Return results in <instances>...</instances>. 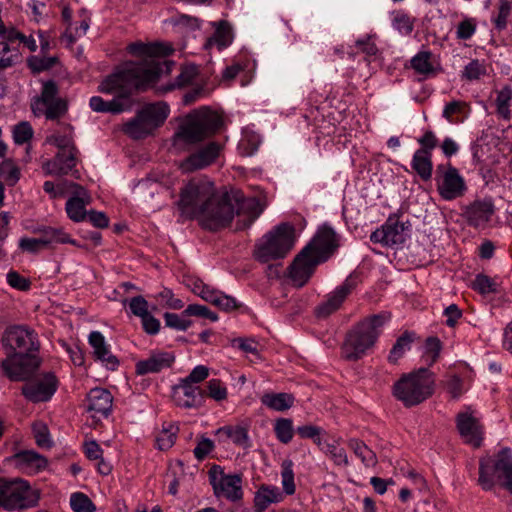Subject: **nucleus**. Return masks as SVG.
<instances>
[{
    "label": "nucleus",
    "mask_w": 512,
    "mask_h": 512,
    "mask_svg": "<svg viewBox=\"0 0 512 512\" xmlns=\"http://www.w3.org/2000/svg\"><path fill=\"white\" fill-rule=\"evenodd\" d=\"M472 288L481 294L495 293L497 283L487 275L478 274L472 282Z\"/></svg>",
    "instance_id": "6e6d98bb"
},
{
    "label": "nucleus",
    "mask_w": 512,
    "mask_h": 512,
    "mask_svg": "<svg viewBox=\"0 0 512 512\" xmlns=\"http://www.w3.org/2000/svg\"><path fill=\"white\" fill-rule=\"evenodd\" d=\"M348 447L361 459L362 463L366 467H373L376 465V454L363 441L355 438L350 439L348 441Z\"/></svg>",
    "instance_id": "4c0bfd02"
},
{
    "label": "nucleus",
    "mask_w": 512,
    "mask_h": 512,
    "mask_svg": "<svg viewBox=\"0 0 512 512\" xmlns=\"http://www.w3.org/2000/svg\"><path fill=\"white\" fill-rule=\"evenodd\" d=\"M39 494L32 490L27 481L0 480V508L5 510H21L37 505Z\"/></svg>",
    "instance_id": "9b49d317"
},
{
    "label": "nucleus",
    "mask_w": 512,
    "mask_h": 512,
    "mask_svg": "<svg viewBox=\"0 0 512 512\" xmlns=\"http://www.w3.org/2000/svg\"><path fill=\"white\" fill-rule=\"evenodd\" d=\"M165 325L179 331L187 330L192 322L181 318L178 314L166 312L164 314Z\"/></svg>",
    "instance_id": "69168bd1"
},
{
    "label": "nucleus",
    "mask_w": 512,
    "mask_h": 512,
    "mask_svg": "<svg viewBox=\"0 0 512 512\" xmlns=\"http://www.w3.org/2000/svg\"><path fill=\"white\" fill-rule=\"evenodd\" d=\"M128 50L130 53L142 56L143 58L138 62H127L120 69H124L129 64L143 67L146 71L139 73L138 77L139 80L145 81L143 91L155 83L163 72L169 73L171 70L172 62L164 59L165 56L173 51L168 46L159 43L152 45L132 43L128 46Z\"/></svg>",
    "instance_id": "423d86ee"
},
{
    "label": "nucleus",
    "mask_w": 512,
    "mask_h": 512,
    "mask_svg": "<svg viewBox=\"0 0 512 512\" xmlns=\"http://www.w3.org/2000/svg\"><path fill=\"white\" fill-rule=\"evenodd\" d=\"M260 143L261 138L259 134L245 131L238 144L239 154L245 157L253 155L258 150Z\"/></svg>",
    "instance_id": "79ce46f5"
},
{
    "label": "nucleus",
    "mask_w": 512,
    "mask_h": 512,
    "mask_svg": "<svg viewBox=\"0 0 512 512\" xmlns=\"http://www.w3.org/2000/svg\"><path fill=\"white\" fill-rule=\"evenodd\" d=\"M78 153L76 147L58 151L53 159L43 164V170L48 175H67L76 166Z\"/></svg>",
    "instance_id": "b1692460"
},
{
    "label": "nucleus",
    "mask_w": 512,
    "mask_h": 512,
    "mask_svg": "<svg viewBox=\"0 0 512 512\" xmlns=\"http://www.w3.org/2000/svg\"><path fill=\"white\" fill-rule=\"evenodd\" d=\"M175 361V355L166 351H153L147 359L140 360L135 365L138 375L159 373L170 368Z\"/></svg>",
    "instance_id": "393cba45"
},
{
    "label": "nucleus",
    "mask_w": 512,
    "mask_h": 512,
    "mask_svg": "<svg viewBox=\"0 0 512 512\" xmlns=\"http://www.w3.org/2000/svg\"><path fill=\"white\" fill-rule=\"evenodd\" d=\"M410 227L408 221L402 222L398 217L390 216L380 228L372 232L370 240L385 246L401 245L408 237Z\"/></svg>",
    "instance_id": "dca6fc26"
},
{
    "label": "nucleus",
    "mask_w": 512,
    "mask_h": 512,
    "mask_svg": "<svg viewBox=\"0 0 512 512\" xmlns=\"http://www.w3.org/2000/svg\"><path fill=\"white\" fill-rule=\"evenodd\" d=\"M33 128L27 121H22L13 128V139L16 144L22 145L33 137Z\"/></svg>",
    "instance_id": "4d7b16f0"
},
{
    "label": "nucleus",
    "mask_w": 512,
    "mask_h": 512,
    "mask_svg": "<svg viewBox=\"0 0 512 512\" xmlns=\"http://www.w3.org/2000/svg\"><path fill=\"white\" fill-rule=\"evenodd\" d=\"M295 228L284 222L275 226L255 244L253 255L261 263L285 258L294 247Z\"/></svg>",
    "instance_id": "6e6552de"
},
{
    "label": "nucleus",
    "mask_w": 512,
    "mask_h": 512,
    "mask_svg": "<svg viewBox=\"0 0 512 512\" xmlns=\"http://www.w3.org/2000/svg\"><path fill=\"white\" fill-rule=\"evenodd\" d=\"M358 285L357 278L349 275L345 281L326 296V299L315 308L318 318H326L340 309L346 298Z\"/></svg>",
    "instance_id": "f3484780"
},
{
    "label": "nucleus",
    "mask_w": 512,
    "mask_h": 512,
    "mask_svg": "<svg viewBox=\"0 0 512 512\" xmlns=\"http://www.w3.org/2000/svg\"><path fill=\"white\" fill-rule=\"evenodd\" d=\"M211 304L225 312L233 311L240 306L234 297L226 295L220 290L217 291V296L213 298Z\"/></svg>",
    "instance_id": "bf43d9fd"
},
{
    "label": "nucleus",
    "mask_w": 512,
    "mask_h": 512,
    "mask_svg": "<svg viewBox=\"0 0 512 512\" xmlns=\"http://www.w3.org/2000/svg\"><path fill=\"white\" fill-rule=\"evenodd\" d=\"M38 231L41 233L39 237L40 240L45 241V248L52 244H76V241L71 239L70 236L67 233H65L61 228L44 226L38 229Z\"/></svg>",
    "instance_id": "c9c22d12"
},
{
    "label": "nucleus",
    "mask_w": 512,
    "mask_h": 512,
    "mask_svg": "<svg viewBox=\"0 0 512 512\" xmlns=\"http://www.w3.org/2000/svg\"><path fill=\"white\" fill-rule=\"evenodd\" d=\"M20 169L11 159H6L0 163V177H2L9 186H14L20 179Z\"/></svg>",
    "instance_id": "de8ad7c7"
},
{
    "label": "nucleus",
    "mask_w": 512,
    "mask_h": 512,
    "mask_svg": "<svg viewBox=\"0 0 512 512\" xmlns=\"http://www.w3.org/2000/svg\"><path fill=\"white\" fill-rule=\"evenodd\" d=\"M435 377L427 368L402 375L393 385V395L405 407L419 405L428 399L434 392Z\"/></svg>",
    "instance_id": "0eeeda50"
},
{
    "label": "nucleus",
    "mask_w": 512,
    "mask_h": 512,
    "mask_svg": "<svg viewBox=\"0 0 512 512\" xmlns=\"http://www.w3.org/2000/svg\"><path fill=\"white\" fill-rule=\"evenodd\" d=\"M232 205L235 208L234 214L237 213L238 216H244L246 226H250L263 212V207L260 201L254 197L243 199L242 201H232Z\"/></svg>",
    "instance_id": "c85d7f7f"
},
{
    "label": "nucleus",
    "mask_w": 512,
    "mask_h": 512,
    "mask_svg": "<svg viewBox=\"0 0 512 512\" xmlns=\"http://www.w3.org/2000/svg\"><path fill=\"white\" fill-rule=\"evenodd\" d=\"M143 71H146L143 67L129 64L107 76L98 89L102 93L114 94L115 97L105 101L100 96H93L89 101L90 108L95 112L113 114L131 110L134 105L131 95L135 91H143L145 81L138 78Z\"/></svg>",
    "instance_id": "7ed1b4c3"
},
{
    "label": "nucleus",
    "mask_w": 512,
    "mask_h": 512,
    "mask_svg": "<svg viewBox=\"0 0 512 512\" xmlns=\"http://www.w3.org/2000/svg\"><path fill=\"white\" fill-rule=\"evenodd\" d=\"M36 444L41 448H50L52 441L50 439L47 426L42 422H36L32 425Z\"/></svg>",
    "instance_id": "052dcab7"
},
{
    "label": "nucleus",
    "mask_w": 512,
    "mask_h": 512,
    "mask_svg": "<svg viewBox=\"0 0 512 512\" xmlns=\"http://www.w3.org/2000/svg\"><path fill=\"white\" fill-rule=\"evenodd\" d=\"M59 89L53 80L43 83L40 96L31 103V109L36 117L45 116L47 120L56 121L62 118L68 110L67 101L58 97Z\"/></svg>",
    "instance_id": "f8f14e48"
},
{
    "label": "nucleus",
    "mask_w": 512,
    "mask_h": 512,
    "mask_svg": "<svg viewBox=\"0 0 512 512\" xmlns=\"http://www.w3.org/2000/svg\"><path fill=\"white\" fill-rule=\"evenodd\" d=\"M431 53L427 51L419 52L411 60L412 68L420 74H428L433 71L430 62Z\"/></svg>",
    "instance_id": "5fc2aeb1"
},
{
    "label": "nucleus",
    "mask_w": 512,
    "mask_h": 512,
    "mask_svg": "<svg viewBox=\"0 0 512 512\" xmlns=\"http://www.w3.org/2000/svg\"><path fill=\"white\" fill-rule=\"evenodd\" d=\"M415 339V333L405 331L393 345L390 350L388 361L392 364H396L398 360L404 355L406 350H409L412 342Z\"/></svg>",
    "instance_id": "58836bf2"
},
{
    "label": "nucleus",
    "mask_w": 512,
    "mask_h": 512,
    "mask_svg": "<svg viewBox=\"0 0 512 512\" xmlns=\"http://www.w3.org/2000/svg\"><path fill=\"white\" fill-rule=\"evenodd\" d=\"M233 40L231 26L227 21L221 20L218 22L214 35L208 39L205 47H211L216 44L219 50L228 47Z\"/></svg>",
    "instance_id": "72a5a7b5"
},
{
    "label": "nucleus",
    "mask_w": 512,
    "mask_h": 512,
    "mask_svg": "<svg viewBox=\"0 0 512 512\" xmlns=\"http://www.w3.org/2000/svg\"><path fill=\"white\" fill-rule=\"evenodd\" d=\"M222 125L221 117L209 108L191 112L178 127L172 138L176 150H185L215 134Z\"/></svg>",
    "instance_id": "20e7f679"
},
{
    "label": "nucleus",
    "mask_w": 512,
    "mask_h": 512,
    "mask_svg": "<svg viewBox=\"0 0 512 512\" xmlns=\"http://www.w3.org/2000/svg\"><path fill=\"white\" fill-rule=\"evenodd\" d=\"M20 60V52L18 48L11 47L5 41H0V70L10 68L17 64Z\"/></svg>",
    "instance_id": "37998d69"
},
{
    "label": "nucleus",
    "mask_w": 512,
    "mask_h": 512,
    "mask_svg": "<svg viewBox=\"0 0 512 512\" xmlns=\"http://www.w3.org/2000/svg\"><path fill=\"white\" fill-rule=\"evenodd\" d=\"M21 388L22 395L32 403L46 402L56 392L58 381L51 372L37 374V370Z\"/></svg>",
    "instance_id": "2eb2a0df"
},
{
    "label": "nucleus",
    "mask_w": 512,
    "mask_h": 512,
    "mask_svg": "<svg viewBox=\"0 0 512 512\" xmlns=\"http://www.w3.org/2000/svg\"><path fill=\"white\" fill-rule=\"evenodd\" d=\"M338 245V237L334 230L324 226L304 248H309V253L322 263L334 253Z\"/></svg>",
    "instance_id": "aec40b11"
},
{
    "label": "nucleus",
    "mask_w": 512,
    "mask_h": 512,
    "mask_svg": "<svg viewBox=\"0 0 512 512\" xmlns=\"http://www.w3.org/2000/svg\"><path fill=\"white\" fill-rule=\"evenodd\" d=\"M19 248L28 253H38L45 248V241L40 240V238H29L22 237L19 240Z\"/></svg>",
    "instance_id": "338daca9"
},
{
    "label": "nucleus",
    "mask_w": 512,
    "mask_h": 512,
    "mask_svg": "<svg viewBox=\"0 0 512 512\" xmlns=\"http://www.w3.org/2000/svg\"><path fill=\"white\" fill-rule=\"evenodd\" d=\"M456 426L465 443L479 448L483 441V426L470 412H460L456 416Z\"/></svg>",
    "instance_id": "5701e85b"
},
{
    "label": "nucleus",
    "mask_w": 512,
    "mask_h": 512,
    "mask_svg": "<svg viewBox=\"0 0 512 512\" xmlns=\"http://www.w3.org/2000/svg\"><path fill=\"white\" fill-rule=\"evenodd\" d=\"M63 129L64 134H59L58 132H55L46 138V142L56 146L58 148V151L68 149L72 150V147H76L72 136L73 128L69 124H64Z\"/></svg>",
    "instance_id": "a19ab883"
},
{
    "label": "nucleus",
    "mask_w": 512,
    "mask_h": 512,
    "mask_svg": "<svg viewBox=\"0 0 512 512\" xmlns=\"http://www.w3.org/2000/svg\"><path fill=\"white\" fill-rule=\"evenodd\" d=\"M495 477L501 480L503 488L512 493V451L509 448L501 449L495 456L485 457L479 461L478 484L483 490H492L495 486Z\"/></svg>",
    "instance_id": "1a4fd4ad"
},
{
    "label": "nucleus",
    "mask_w": 512,
    "mask_h": 512,
    "mask_svg": "<svg viewBox=\"0 0 512 512\" xmlns=\"http://www.w3.org/2000/svg\"><path fill=\"white\" fill-rule=\"evenodd\" d=\"M129 308L131 312L141 319L149 314V304L142 296H136L130 299Z\"/></svg>",
    "instance_id": "774afa93"
},
{
    "label": "nucleus",
    "mask_w": 512,
    "mask_h": 512,
    "mask_svg": "<svg viewBox=\"0 0 512 512\" xmlns=\"http://www.w3.org/2000/svg\"><path fill=\"white\" fill-rule=\"evenodd\" d=\"M261 402L275 411H284L292 407L294 397L289 393H266L261 397Z\"/></svg>",
    "instance_id": "f704fd0d"
},
{
    "label": "nucleus",
    "mask_w": 512,
    "mask_h": 512,
    "mask_svg": "<svg viewBox=\"0 0 512 512\" xmlns=\"http://www.w3.org/2000/svg\"><path fill=\"white\" fill-rule=\"evenodd\" d=\"M510 11L509 2L507 0H499L497 15L492 18V22L497 30L501 31L507 27Z\"/></svg>",
    "instance_id": "13d9d810"
},
{
    "label": "nucleus",
    "mask_w": 512,
    "mask_h": 512,
    "mask_svg": "<svg viewBox=\"0 0 512 512\" xmlns=\"http://www.w3.org/2000/svg\"><path fill=\"white\" fill-rule=\"evenodd\" d=\"M218 435H223L230 439L235 445L247 450L251 447V440L248 435L246 427L237 426H224L217 430Z\"/></svg>",
    "instance_id": "c756f323"
},
{
    "label": "nucleus",
    "mask_w": 512,
    "mask_h": 512,
    "mask_svg": "<svg viewBox=\"0 0 512 512\" xmlns=\"http://www.w3.org/2000/svg\"><path fill=\"white\" fill-rule=\"evenodd\" d=\"M221 150L222 145L220 143L211 141L182 160L179 164V168L184 173L204 169L216 161Z\"/></svg>",
    "instance_id": "a211bd4d"
},
{
    "label": "nucleus",
    "mask_w": 512,
    "mask_h": 512,
    "mask_svg": "<svg viewBox=\"0 0 512 512\" xmlns=\"http://www.w3.org/2000/svg\"><path fill=\"white\" fill-rule=\"evenodd\" d=\"M6 359L2 361L4 374L10 380H27L40 366V359L34 354L39 350L37 333L24 325L6 328L2 336Z\"/></svg>",
    "instance_id": "f03ea898"
},
{
    "label": "nucleus",
    "mask_w": 512,
    "mask_h": 512,
    "mask_svg": "<svg viewBox=\"0 0 512 512\" xmlns=\"http://www.w3.org/2000/svg\"><path fill=\"white\" fill-rule=\"evenodd\" d=\"M495 212L491 198L478 199L468 205L463 213L469 226L484 229Z\"/></svg>",
    "instance_id": "4be33fe9"
},
{
    "label": "nucleus",
    "mask_w": 512,
    "mask_h": 512,
    "mask_svg": "<svg viewBox=\"0 0 512 512\" xmlns=\"http://www.w3.org/2000/svg\"><path fill=\"white\" fill-rule=\"evenodd\" d=\"M177 429L170 425L169 428H163L156 436V446L159 450L165 451L170 449L176 440Z\"/></svg>",
    "instance_id": "864d4df0"
},
{
    "label": "nucleus",
    "mask_w": 512,
    "mask_h": 512,
    "mask_svg": "<svg viewBox=\"0 0 512 512\" xmlns=\"http://www.w3.org/2000/svg\"><path fill=\"white\" fill-rule=\"evenodd\" d=\"M79 192L80 194H75L76 196L71 197L66 202L65 207L68 217L74 222L85 220L88 213L85 209L87 203H85L81 197V195L85 194V190L83 189V191L80 190Z\"/></svg>",
    "instance_id": "e433bc0d"
},
{
    "label": "nucleus",
    "mask_w": 512,
    "mask_h": 512,
    "mask_svg": "<svg viewBox=\"0 0 512 512\" xmlns=\"http://www.w3.org/2000/svg\"><path fill=\"white\" fill-rule=\"evenodd\" d=\"M177 206L183 218H196L210 231L226 227L234 218L235 208L229 194L218 193L214 183L206 177L191 179L181 189Z\"/></svg>",
    "instance_id": "f257e3e1"
},
{
    "label": "nucleus",
    "mask_w": 512,
    "mask_h": 512,
    "mask_svg": "<svg viewBox=\"0 0 512 512\" xmlns=\"http://www.w3.org/2000/svg\"><path fill=\"white\" fill-rule=\"evenodd\" d=\"M434 179L437 191L444 200L459 198L467 190L463 177L450 163L437 165Z\"/></svg>",
    "instance_id": "ddd939ff"
},
{
    "label": "nucleus",
    "mask_w": 512,
    "mask_h": 512,
    "mask_svg": "<svg viewBox=\"0 0 512 512\" xmlns=\"http://www.w3.org/2000/svg\"><path fill=\"white\" fill-rule=\"evenodd\" d=\"M322 451L328 455L336 465L348 466V456L344 448L339 447L335 443H326L322 447Z\"/></svg>",
    "instance_id": "603ef678"
},
{
    "label": "nucleus",
    "mask_w": 512,
    "mask_h": 512,
    "mask_svg": "<svg viewBox=\"0 0 512 512\" xmlns=\"http://www.w3.org/2000/svg\"><path fill=\"white\" fill-rule=\"evenodd\" d=\"M282 500V493L277 487L262 486L254 498L257 512H263L272 503H278Z\"/></svg>",
    "instance_id": "7c9ffc66"
},
{
    "label": "nucleus",
    "mask_w": 512,
    "mask_h": 512,
    "mask_svg": "<svg viewBox=\"0 0 512 512\" xmlns=\"http://www.w3.org/2000/svg\"><path fill=\"white\" fill-rule=\"evenodd\" d=\"M89 344L93 348L95 358L101 361L108 369L116 370L119 360L114 356L104 336L99 331H92L88 337Z\"/></svg>",
    "instance_id": "bb28decb"
},
{
    "label": "nucleus",
    "mask_w": 512,
    "mask_h": 512,
    "mask_svg": "<svg viewBox=\"0 0 512 512\" xmlns=\"http://www.w3.org/2000/svg\"><path fill=\"white\" fill-rule=\"evenodd\" d=\"M281 477H282V485L285 493L287 495H292L295 493V483H294V472H293V463L291 460L283 461L281 465Z\"/></svg>",
    "instance_id": "3c124183"
},
{
    "label": "nucleus",
    "mask_w": 512,
    "mask_h": 512,
    "mask_svg": "<svg viewBox=\"0 0 512 512\" xmlns=\"http://www.w3.org/2000/svg\"><path fill=\"white\" fill-rule=\"evenodd\" d=\"M169 112V106L164 102L147 104L123 125L122 130L131 139H144L164 124Z\"/></svg>",
    "instance_id": "9d476101"
},
{
    "label": "nucleus",
    "mask_w": 512,
    "mask_h": 512,
    "mask_svg": "<svg viewBox=\"0 0 512 512\" xmlns=\"http://www.w3.org/2000/svg\"><path fill=\"white\" fill-rule=\"evenodd\" d=\"M276 438L283 444H288L294 435L293 422L289 418H279L275 421Z\"/></svg>",
    "instance_id": "a18cd8bd"
},
{
    "label": "nucleus",
    "mask_w": 512,
    "mask_h": 512,
    "mask_svg": "<svg viewBox=\"0 0 512 512\" xmlns=\"http://www.w3.org/2000/svg\"><path fill=\"white\" fill-rule=\"evenodd\" d=\"M43 190L49 194L52 199L61 198L68 192L74 194H80V190L83 191V187L67 180H61L57 184L52 181H45L43 184Z\"/></svg>",
    "instance_id": "2f4dec72"
},
{
    "label": "nucleus",
    "mask_w": 512,
    "mask_h": 512,
    "mask_svg": "<svg viewBox=\"0 0 512 512\" xmlns=\"http://www.w3.org/2000/svg\"><path fill=\"white\" fill-rule=\"evenodd\" d=\"M157 298L160 299L161 304L170 309L179 310L184 306L182 300L175 298L173 292L167 288H164L161 292H159Z\"/></svg>",
    "instance_id": "0e129e2a"
},
{
    "label": "nucleus",
    "mask_w": 512,
    "mask_h": 512,
    "mask_svg": "<svg viewBox=\"0 0 512 512\" xmlns=\"http://www.w3.org/2000/svg\"><path fill=\"white\" fill-rule=\"evenodd\" d=\"M70 505L74 512H94L96 507L84 493L76 492L71 495Z\"/></svg>",
    "instance_id": "8fccbe9b"
},
{
    "label": "nucleus",
    "mask_w": 512,
    "mask_h": 512,
    "mask_svg": "<svg viewBox=\"0 0 512 512\" xmlns=\"http://www.w3.org/2000/svg\"><path fill=\"white\" fill-rule=\"evenodd\" d=\"M207 396L215 401H223L227 398L228 392L226 387L219 379H211L207 383Z\"/></svg>",
    "instance_id": "680f3d73"
},
{
    "label": "nucleus",
    "mask_w": 512,
    "mask_h": 512,
    "mask_svg": "<svg viewBox=\"0 0 512 512\" xmlns=\"http://www.w3.org/2000/svg\"><path fill=\"white\" fill-rule=\"evenodd\" d=\"M321 262L309 253V248H303L290 265L289 277L296 287L304 286L318 264Z\"/></svg>",
    "instance_id": "6ab92c4d"
},
{
    "label": "nucleus",
    "mask_w": 512,
    "mask_h": 512,
    "mask_svg": "<svg viewBox=\"0 0 512 512\" xmlns=\"http://www.w3.org/2000/svg\"><path fill=\"white\" fill-rule=\"evenodd\" d=\"M209 482L217 497L238 501L243 497L242 477L240 474H225L219 465H213L209 471Z\"/></svg>",
    "instance_id": "4468645a"
},
{
    "label": "nucleus",
    "mask_w": 512,
    "mask_h": 512,
    "mask_svg": "<svg viewBox=\"0 0 512 512\" xmlns=\"http://www.w3.org/2000/svg\"><path fill=\"white\" fill-rule=\"evenodd\" d=\"M512 102V88L505 86L501 90L497 91L495 99L496 111L499 117L510 120L511 119V106Z\"/></svg>",
    "instance_id": "ea45409f"
},
{
    "label": "nucleus",
    "mask_w": 512,
    "mask_h": 512,
    "mask_svg": "<svg viewBox=\"0 0 512 512\" xmlns=\"http://www.w3.org/2000/svg\"><path fill=\"white\" fill-rule=\"evenodd\" d=\"M423 358L427 365H433L441 352L442 343L438 337H428L425 341Z\"/></svg>",
    "instance_id": "09e8293b"
},
{
    "label": "nucleus",
    "mask_w": 512,
    "mask_h": 512,
    "mask_svg": "<svg viewBox=\"0 0 512 512\" xmlns=\"http://www.w3.org/2000/svg\"><path fill=\"white\" fill-rule=\"evenodd\" d=\"M432 154L425 151H415L411 166L423 181H428L432 177L433 164Z\"/></svg>",
    "instance_id": "473e14b6"
},
{
    "label": "nucleus",
    "mask_w": 512,
    "mask_h": 512,
    "mask_svg": "<svg viewBox=\"0 0 512 512\" xmlns=\"http://www.w3.org/2000/svg\"><path fill=\"white\" fill-rule=\"evenodd\" d=\"M86 410L93 412V417H107L112 409L113 396L107 389L94 388L87 395Z\"/></svg>",
    "instance_id": "a878e982"
},
{
    "label": "nucleus",
    "mask_w": 512,
    "mask_h": 512,
    "mask_svg": "<svg viewBox=\"0 0 512 512\" xmlns=\"http://www.w3.org/2000/svg\"><path fill=\"white\" fill-rule=\"evenodd\" d=\"M197 76V68L196 66L190 65L182 68L180 74L177 76L175 82L167 85L165 88H162L161 91L163 93L172 91L176 88H182L188 84H190L195 77Z\"/></svg>",
    "instance_id": "c03bdc74"
},
{
    "label": "nucleus",
    "mask_w": 512,
    "mask_h": 512,
    "mask_svg": "<svg viewBox=\"0 0 512 512\" xmlns=\"http://www.w3.org/2000/svg\"><path fill=\"white\" fill-rule=\"evenodd\" d=\"M12 460L16 467L26 474H36L48 464L44 456L32 450L20 451L13 455Z\"/></svg>",
    "instance_id": "cd10ccee"
},
{
    "label": "nucleus",
    "mask_w": 512,
    "mask_h": 512,
    "mask_svg": "<svg viewBox=\"0 0 512 512\" xmlns=\"http://www.w3.org/2000/svg\"><path fill=\"white\" fill-rule=\"evenodd\" d=\"M415 19L403 11L393 13L392 26L399 33L409 35L414 29Z\"/></svg>",
    "instance_id": "49530a36"
},
{
    "label": "nucleus",
    "mask_w": 512,
    "mask_h": 512,
    "mask_svg": "<svg viewBox=\"0 0 512 512\" xmlns=\"http://www.w3.org/2000/svg\"><path fill=\"white\" fill-rule=\"evenodd\" d=\"M56 62V57L33 56L28 60V65L33 71L41 72L52 68Z\"/></svg>",
    "instance_id": "e2e57ef3"
},
{
    "label": "nucleus",
    "mask_w": 512,
    "mask_h": 512,
    "mask_svg": "<svg viewBox=\"0 0 512 512\" xmlns=\"http://www.w3.org/2000/svg\"><path fill=\"white\" fill-rule=\"evenodd\" d=\"M387 319L384 314H376L353 325L346 333L341 348L343 357L349 361L361 359L376 343Z\"/></svg>",
    "instance_id": "39448f33"
},
{
    "label": "nucleus",
    "mask_w": 512,
    "mask_h": 512,
    "mask_svg": "<svg viewBox=\"0 0 512 512\" xmlns=\"http://www.w3.org/2000/svg\"><path fill=\"white\" fill-rule=\"evenodd\" d=\"M205 391L197 385H191L182 379L172 390L175 404L182 408H199L205 402Z\"/></svg>",
    "instance_id": "412c9836"
}]
</instances>
